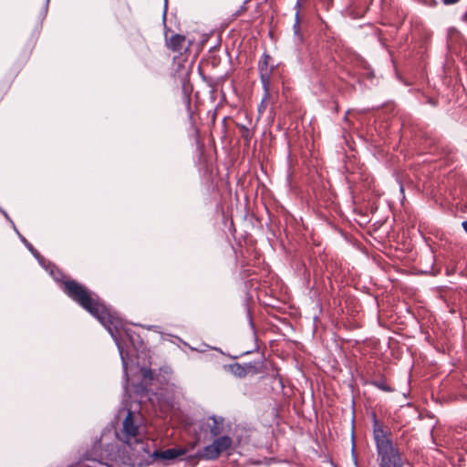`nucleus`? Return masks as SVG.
Here are the masks:
<instances>
[{
  "mask_svg": "<svg viewBox=\"0 0 467 467\" xmlns=\"http://www.w3.org/2000/svg\"><path fill=\"white\" fill-rule=\"evenodd\" d=\"M64 292L68 297L96 317L109 331L118 347L122 363L123 375L126 385H128V361L125 357L123 347L119 339V335L123 329V321L121 318L105 306L95 293L88 290L84 285L75 280L64 282ZM125 388H127V386H125Z\"/></svg>",
  "mask_w": 467,
  "mask_h": 467,
  "instance_id": "1",
  "label": "nucleus"
},
{
  "mask_svg": "<svg viewBox=\"0 0 467 467\" xmlns=\"http://www.w3.org/2000/svg\"><path fill=\"white\" fill-rule=\"evenodd\" d=\"M373 441L376 446L379 467H403L399 448L393 443L391 432L385 429L376 415L372 419Z\"/></svg>",
  "mask_w": 467,
  "mask_h": 467,
  "instance_id": "2",
  "label": "nucleus"
},
{
  "mask_svg": "<svg viewBox=\"0 0 467 467\" xmlns=\"http://www.w3.org/2000/svg\"><path fill=\"white\" fill-rule=\"evenodd\" d=\"M140 415L127 410L121 427L115 431L116 438L132 451V456L149 452L144 443V431Z\"/></svg>",
  "mask_w": 467,
  "mask_h": 467,
  "instance_id": "3",
  "label": "nucleus"
},
{
  "mask_svg": "<svg viewBox=\"0 0 467 467\" xmlns=\"http://www.w3.org/2000/svg\"><path fill=\"white\" fill-rule=\"evenodd\" d=\"M232 439L229 436H221L215 439L213 443L205 446L200 456L205 460H214L222 452L226 451L232 446Z\"/></svg>",
  "mask_w": 467,
  "mask_h": 467,
  "instance_id": "4",
  "label": "nucleus"
},
{
  "mask_svg": "<svg viewBox=\"0 0 467 467\" xmlns=\"http://www.w3.org/2000/svg\"><path fill=\"white\" fill-rule=\"evenodd\" d=\"M109 462L86 459L80 467H130L134 463L131 462V456L124 457L117 456L113 452L108 453Z\"/></svg>",
  "mask_w": 467,
  "mask_h": 467,
  "instance_id": "5",
  "label": "nucleus"
},
{
  "mask_svg": "<svg viewBox=\"0 0 467 467\" xmlns=\"http://www.w3.org/2000/svg\"><path fill=\"white\" fill-rule=\"evenodd\" d=\"M272 57L270 55L264 53L261 59L258 61V70L260 80L265 90V97L269 95L271 78L274 71V66L270 65Z\"/></svg>",
  "mask_w": 467,
  "mask_h": 467,
  "instance_id": "6",
  "label": "nucleus"
},
{
  "mask_svg": "<svg viewBox=\"0 0 467 467\" xmlns=\"http://www.w3.org/2000/svg\"><path fill=\"white\" fill-rule=\"evenodd\" d=\"M185 451L182 449L171 448L164 451H154L150 456L155 461H159L164 464H168L170 462L182 456Z\"/></svg>",
  "mask_w": 467,
  "mask_h": 467,
  "instance_id": "7",
  "label": "nucleus"
},
{
  "mask_svg": "<svg viewBox=\"0 0 467 467\" xmlns=\"http://www.w3.org/2000/svg\"><path fill=\"white\" fill-rule=\"evenodd\" d=\"M185 42V36L182 35H173L171 36L169 41L167 42V47L169 49L172 50L173 52H181L183 44Z\"/></svg>",
  "mask_w": 467,
  "mask_h": 467,
  "instance_id": "8",
  "label": "nucleus"
},
{
  "mask_svg": "<svg viewBox=\"0 0 467 467\" xmlns=\"http://www.w3.org/2000/svg\"><path fill=\"white\" fill-rule=\"evenodd\" d=\"M210 420H212V423H208V426L212 436H218L223 430V419L212 416Z\"/></svg>",
  "mask_w": 467,
  "mask_h": 467,
  "instance_id": "9",
  "label": "nucleus"
},
{
  "mask_svg": "<svg viewBox=\"0 0 467 467\" xmlns=\"http://www.w3.org/2000/svg\"><path fill=\"white\" fill-rule=\"evenodd\" d=\"M228 370L235 377H238V378H244L247 374V369L245 367L238 364V363H234V364H232V365H229L228 366Z\"/></svg>",
  "mask_w": 467,
  "mask_h": 467,
  "instance_id": "10",
  "label": "nucleus"
},
{
  "mask_svg": "<svg viewBox=\"0 0 467 467\" xmlns=\"http://www.w3.org/2000/svg\"><path fill=\"white\" fill-rule=\"evenodd\" d=\"M21 239V241L25 244V245L26 246V248L33 254V255L39 261V263L44 266L46 267V265H44V259L42 258V256L39 254V253L33 247V245L24 237L22 236L18 231L16 232Z\"/></svg>",
  "mask_w": 467,
  "mask_h": 467,
  "instance_id": "11",
  "label": "nucleus"
},
{
  "mask_svg": "<svg viewBox=\"0 0 467 467\" xmlns=\"http://www.w3.org/2000/svg\"><path fill=\"white\" fill-rule=\"evenodd\" d=\"M47 268L49 269L50 275L56 281H61L62 278L64 277L61 271L57 269L54 265L48 264V266Z\"/></svg>",
  "mask_w": 467,
  "mask_h": 467,
  "instance_id": "12",
  "label": "nucleus"
},
{
  "mask_svg": "<svg viewBox=\"0 0 467 467\" xmlns=\"http://www.w3.org/2000/svg\"><path fill=\"white\" fill-rule=\"evenodd\" d=\"M141 373L143 379H153V374L150 368H142Z\"/></svg>",
  "mask_w": 467,
  "mask_h": 467,
  "instance_id": "13",
  "label": "nucleus"
},
{
  "mask_svg": "<svg viewBox=\"0 0 467 467\" xmlns=\"http://www.w3.org/2000/svg\"><path fill=\"white\" fill-rule=\"evenodd\" d=\"M374 385L377 388H379V389H382L384 391H390L391 390V389L389 386H387L384 382L377 381V382H374Z\"/></svg>",
  "mask_w": 467,
  "mask_h": 467,
  "instance_id": "14",
  "label": "nucleus"
},
{
  "mask_svg": "<svg viewBox=\"0 0 467 467\" xmlns=\"http://www.w3.org/2000/svg\"><path fill=\"white\" fill-rule=\"evenodd\" d=\"M293 28H294L295 34L298 35L299 30H300L298 13H296V23H295Z\"/></svg>",
  "mask_w": 467,
  "mask_h": 467,
  "instance_id": "15",
  "label": "nucleus"
},
{
  "mask_svg": "<svg viewBox=\"0 0 467 467\" xmlns=\"http://www.w3.org/2000/svg\"><path fill=\"white\" fill-rule=\"evenodd\" d=\"M460 0H441V2L445 5H453V4H456L458 3Z\"/></svg>",
  "mask_w": 467,
  "mask_h": 467,
  "instance_id": "16",
  "label": "nucleus"
},
{
  "mask_svg": "<svg viewBox=\"0 0 467 467\" xmlns=\"http://www.w3.org/2000/svg\"><path fill=\"white\" fill-rule=\"evenodd\" d=\"M1 212L4 214V216L11 223V224L13 225L14 229L16 230V232H17V230H16V228L15 226L14 222L9 218L8 214L4 210H1Z\"/></svg>",
  "mask_w": 467,
  "mask_h": 467,
  "instance_id": "17",
  "label": "nucleus"
},
{
  "mask_svg": "<svg viewBox=\"0 0 467 467\" xmlns=\"http://www.w3.org/2000/svg\"><path fill=\"white\" fill-rule=\"evenodd\" d=\"M242 129L245 131V134L244 135V138H245L246 140H250V132H249V130H248L246 127H244V126H242Z\"/></svg>",
  "mask_w": 467,
  "mask_h": 467,
  "instance_id": "18",
  "label": "nucleus"
},
{
  "mask_svg": "<svg viewBox=\"0 0 467 467\" xmlns=\"http://www.w3.org/2000/svg\"><path fill=\"white\" fill-rule=\"evenodd\" d=\"M463 230L467 233V219L462 223Z\"/></svg>",
  "mask_w": 467,
  "mask_h": 467,
  "instance_id": "19",
  "label": "nucleus"
},
{
  "mask_svg": "<svg viewBox=\"0 0 467 467\" xmlns=\"http://www.w3.org/2000/svg\"><path fill=\"white\" fill-rule=\"evenodd\" d=\"M300 2H301V0H297V1H296V7H299V6H300Z\"/></svg>",
  "mask_w": 467,
  "mask_h": 467,
  "instance_id": "20",
  "label": "nucleus"
},
{
  "mask_svg": "<svg viewBox=\"0 0 467 467\" xmlns=\"http://www.w3.org/2000/svg\"><path fill=\"white\" fill-rule=\"evenodd\" d=\"M462 19L465 20V21L467 20V14L463 15Z\"/></svg>",
  "mask_w": 467,
  "mask_h": 467,
  "instance_id": "21",
  "label": "nucleus"
},
{
  "mask_svg": "<svg viewBox=\"0 0 467 467\" xmlns=\"http://www.w3.org/2000/svg\"><path fill=\"white\" fill-rule=\"evenodd\" d=\"M186 101H187V104L190 105V98L189 97H186Z\"/></svg>",
  "mask_w": 467,
  "mask_h": 467,
  "instance_id": "22",
  "label": "nucleus"
}]
</instances>
